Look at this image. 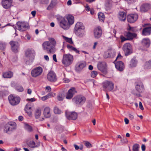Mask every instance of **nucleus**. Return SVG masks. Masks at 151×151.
Instances as JSON below:
<instances>
[{"instance_id": "nucleus-35", "label": "nucleus", "mask_w": 151, "mask_h": 151, "mask_svg": "<svg viewBox=\"0 0 151 151\" xmlns=\"http://www.w3.org/2000/svg\"><path fill=\"white\" fill-rule=\"evenodd\" d=\"M143 45L147 47H149L150 44V41L148 39H144L142 41Z\"/></svg>"}, {"instance_id": "nucleus-13", "label": "nucleus", "mask_w": 151, "mask_h": 151, "mask_svg": "<svg viewBox=\"0 0 151 151\" xmlns=\"http://www.w3.org/2000/svg\"><path fill=\"white\" fill-rule=\"evenodd\" d=\"M103 87L104 88L105 91L107 90L111 91L113 89L114 85L111 82L107 81L103 83Z\"/></svg>"}, {"instance_id": "nucleus-47", "label": "nucleus", "mask_w": 151, "mask_h": 151, "mask_svg": "<svg viewBox=\"0 0 151 151\" xmlns=\"http://www.w3.org/2000/svg\"><path fill=\"white\" fill-rule=\"evenodd\" d=\"M97 75V73L96 71H92L91 73V76L94 78L96 77Z\"/></svg>"}, {"instance_id": "nucleus-62", "label": "nucleus", "mask_w": 151, "mask_h": 151, "mask_svg": "<svg viewBox=\"0 0 151 151\" xmlns=\"http://www.w3.org/2000/svg\"><path fill=\"white\" fill-rule=\"evenodd\" d=\"M129 117L130 119L131 120H132L134 118V116L133 115L131 114H129Z\"/></svg>"}, {"instance_id": "nucleus-48", "label": "nucleus", "mask_w": 151, "mask_h": 151, "mask_svg": "<svg viewBox=\"0 0 151 151\" xmlns=\"http://www.w3.org/2000/svg\"><path fill=\"white\" fill-rule=\"evenodd\" d=\"M85 145L88 148H90L92 147V145L87 141H85Z\"/></svg>"}, {"instance_id": "nucleus-54", "label": "nucleus", "mask_w": 151, "mask_h": 151, "mask_svg": "<svg viewBox=\"0 0 151 151\" xmlns=\"http://www.w3.org/2000/svg\"><path fill=\"white\" fill-rule=\"evenodd\" d=\"M67 47L70 50H72L74 48L73 46L69 45H68Z\"/></svg>"}, {"instance_id": "nucleus-8", "label": "nucleus", "mask_w": 151, "mask_h": 151, "mask_svg": "<svg viewBox=\"0 0 151 151\" xmlns=\"http://www.w3.org/2000/svg\"><path fill=\"white\" fill-rule=\"evenodd\" d=\"M65 115L67 119L69 120H76L78 117L77 113L75 111L69 112L66 111Z\"/></svg>"}, {"instance_id": "nucleus-56", "label": "nucleus", "mask_w": 151, "mask_h": 151, "mask_svg": "<svg viewBox=\"0 0 151 151\" xmlns=\"http://www.w3.org/2000/svg\"><path fill=\"white\" fill-rule=\"evenodd\" d=\"M53 59L55 62H57V60L56 59V55L55 54H54L53 55Z\"/></svg>"}, {"instance_id": "nucleus-24", "label": "nucleus", "mask_w": 151, "mask_h": 151, "mask_svg": "<svg viewBox=\"0 0 151 151\" xmlns=\"http://www.w3.org/2000/svg\"><path fill=\"white\" fill-rule=\"evenodd\" d=\"M43 115L45 118H49L51 116L50 109L49 107H46L43 111Z\"/></svg>"}, {"instance_id": "nucleus-16", "label": "nucleus", "mask_w": 151, "mask_h": 151, "mask_svg": "<svg viewBox=\"0 0 151 151\" xmlns=\"http://www.w3.org/2000/svg\"><path fill=\"white\" fill-rule=\"evenodd\" d=\"M35 52L33 50L28 49L26 51V56L32 61L34 58Z\"/></svg>"}, {"instance_id": "nucleus-37", "label": "nucleus", "mask_w": 151, "mask_h": 151, "mask_svg": "<svg viewBox=\"0 0 151 151\" xmlns=\"http://www.w3.org/2000/svg\"><path fill=\"white\" fill-rule=\"evenodd\" d=\"M98 17L100 21L102 22H104L105 17L103 13L101 12H99L98 14Z\"/></svg>"}, {"instance_id": "nucleus-28", "label": "nucleus", "mask_w": 151, "mask_h": 151, "mask_svg": "<svg viewBox=\"0 0 151 151\" xmlns=\"http://www.w3.org/2000/svg\"><path fill=\"white\" fill-rule=\"evenodd\" d=\"M14 73L11 71L4 72L3 73L2 76L4 78H10L13 77Z\"/></svg>"}, {"instance_id": "nucleus-38", "label": "nucleus", "mask_w": 151, "mask_h": 151, "mask_svg": "<svg viewBox=\"0 0 151 151\" xmlns=\"http://www.w3.org/2000/svg\"><path fill=\"white\" fill-rule=\"evenodd\" d=\"M24 128L29 132H31L32 131L33 129L32 127L27 123H24Z\"/></svg>"}, {"instance_id": "nucleus-26", "label": "nucleus", "mask_w": 151, "mask_h": 151, "mask_svg": "<svg viewBox=\"0 0 151 151\" xmlns=\"http://www.w3.org/2000/svg\"><path fill=\"white\" fill-rule=\"evenodd\" d=\"M60 26L64 29H68L70 27V25L68 24L66 21L65 20H62L60 22Z\"/></svg>"}, {"instance_id": "nucleus-23", "label": "nucleus", "mask_w": 151, "mask_h": 151, "mask_svg": "<svg viewBox=\"0 0 151 151\" xmlns=\"http://www.w3.org/2000/svg\"><path fill=\"white\" fill-rule=\"evenodd\" d=\"M124 35L127 37L128 40H131L135 37L137 35L135 33H132L130 32H125Z\"/></svg>"}, {"instance_id": "nucleus-45", "label": "nucleus", "mask_w": 151, "mask_h": 151, "mask_svg": "<svg viewBox=\"0 0 151 151\" xmlns=\"http://www.w3.org/2000/svg\"><path fill=\"white\" fill-rule=\"evenodd\" d=\"M16 89L17 91L19 92H22L24 90L23 87L20 85L17 86L16 87Z\"/></svg>"}, {"instance_id": "nucleus-1", "label": "nucleus", "mask_w": 151, "mask_h": 151, "mask_svg": "<svg viewBox=\"0 0 151 151\" xmlns=\"http://www.w3.org/2000/svg\"><path fill=\"white\" fill-rule=\"evenodd\" d=\"M49 41L44 42L42 44L43 50H46L48 54H53L55 52V47L56 45V42L52 38H48Z\"/></svg>"}, {"instance_id": "nucleus-20", "label": "nucleus", "mask_w": 151, "mask_h": 151, "mask_svg": "<svg viewBox=\"0 0 151 151\" xmlns=\"http://www.w3.org/2000/svg\"><path fill=\"white\" fill-rule=\"evenodd\" d=\"M86 65V63L85 62H79L76 66V70L78 72H79L85 67Z\"/></svg>"}, {"instance_id": "nucleus-2", "label": "nucleus", "mask_w": 151, "mask_h": 151, "mask_svg": "<svg viewBox=\"0 0 151 151\" xmlns=\"http://www.w3.org/2000/svg\"><path fill=\"white\" fill-rule=\"evenodd\" d=\"M85 27L82 23L78 22L75 25V32L76 35L79 37H82L84 34Z\"/></svg>"}, {"instance_id": "nucleus-25", "label": "nucleus", "mask_w": 151, "mask_h": 151, "mask_svg": "<svg viewBox=\"0 0 151 151\" xmlns=\"http://www.w3.org/2000/svg\"><path fill=\"white\" fill-rule=\"evenodd\" d=\"M41 115V110L40 109H36L35 112V117L36 119H38L39 120L42 121L44 119L43 117H40Z\"/></svg>"}, {"instance_id": "nucleus-30", "label": "nucleus", "mask_w": 151, "mask_h": 151, "mask_svg": "<svg viewBox=\"0 0 151 151\" xmlns=\"http://www.w3.org/2000/svg\"><path fill=\"white\" fill-rule=\"evenodd\" d=\"M126 14L124 12H119L118 17L120 21H125L126 19Z\"/></svg>"}, {"instance_id": "nucleus-49", "label": "nucleus", "mask_w": 151, "mask_h": 151, "mask_svg": "<svg viewBox=\"0 0 151 151\" xmlns=\"http://www.w3.org/2000/svg\"><path fill=\"white\" fill-rule=\"evenodd\" d=\"M55 5L52 4L50 3L47 8V9L48 10H50L53 8Z\"/></svg>"}, {"instance_id": "nucleus-39", "label": "nucleus", "mask_w": 151, "mask_h": 151, "mask_svg": "<svg viewBox=\"0 0 151 151\" xmlns=\"http://www.w3.org/2000/svg\"><path fill=\"white\" fill-rule=\"evenodd\" d=\"M62 37L67 42L71 44H73V42L71 38H69L63 35L62 36Z\"/></svg>"}, {"instance_id": "nucleus-42", "label": "nucleus", "mask_w": 151, "mask_h": 151, "mask_svg": "<svg viewBox=\"0 0 151 151\" xmlns=\"http://www.w3.org/2000/svg\"><path fill=\"white\" fill-rule=\"evenodd\" d=\"M6 45L5 43L0 41V49L4 50L6 48Z\"/></svg>"}, {"instance_id": "nucleus-32", "label": "nucleus", "mask_w": 151, "mask_h": 151, "mask_svg": "<svg viewBox=\"0 0 151 151\" xmlns=\"http://www.w3.org/2000/svg\"><path fill=\"white\" fill-rule=\"evenodd\" d=\"M66 19L68 22V24H69L70 25L74 23V19L73 16L71 15H68Z\"/></svg>"}, {"instance_id": "nucleus-18", "label": "nucleus", "mask_w": 151, "mask_h": 151, "mask_svg": "<svg viewBox=\"0 0 151 151\" xmlns=\"http://www.w3.org/2000/svg\"><path fill=\"white\" fill-rule=\"evenodd\" d=\"M14 129V126L12 123L9 122L6 124L4 128V131L5 133H7L9 132L12 131Z\"/></svg>"}, {"instance_id": "nucleus-19", "label": "nucleus", "mask_w": 151, "mask_h": 151, "mask_svg": "<svg viewBox=\"0 0 151 151\" xmlns=\"http://www.w3.org/2000/svg\"><path fill=\"white\" fill-rule=\"evenodd\" d=\"M102 34V30L100 27H98L94 29V34L95 38H98L101 37Z\"/></svg>"}, {"instance_id": "nucleus-12", "label": "nucleus", "mask_w": 151, "mask_h": 151, "mask_svg": "<svg viewBox=\"0 0 151 151\" xmlns=\"http://www.w3.org/2000/svg\"><path fill=\"white\" fill-rule=\"evenodd\" d=\"M9 44L12 51L15 53L17 52L18 51L19 46V43L17 41H11L10 42Z\"/></svg>"}, {"instance_id": "nucleus-15", "label": "nucleus", "mask_w": 151, "mask_h": 151, "mask_svg": "<svg viewBox=\"0 0 151 151\" xmlns=\"http://www.w3.org/2000/svg\"><path fill=\"white\" fill-rule=\"evenodd\" d=\"M138 18V15L136 14H130L127 16V19L128 22L133 23L137 20Z\"/></svg>"}, {"instance_id": "nucleus-50", "label": "nucleus", "mask_w": 151, "mask_h": 151, "mask_svg": "<svg viewBox=\"0 0 151 151\" xmlns=\"http://www.w3.org/2000/svg\"><path fill=\"white\" fill-rule=\"evenodd\" d=\"M128 30L131 32H134L136 31V30L135 28L134 27H129L128 29Z\"/></svg>"}, {"instance_id": "nucleus-44", "label": "nucleus", "mask_w": 151, "mask_h": 151, "mask_svg": "<svg viewBox=\"0 0 151 151\" xmlns=\"http://www.w3.org/2000/svg\"><path fill=\"white\" fill-rule=\"evenodd\" d=\"M73 145L75 147V149L76 150H78L79 149L81 150H82L83 149V145H81L80 147H79L78 145L75 144H74Z\"/></svg>"}, {"instance_id": "nucleus-40", "label": "nucleus", "mask_w": 151, "mask_h": 151, "mask_svg": "<svg viewBox=\"0 0 151 151\" xmlns=\"http://www.w3.org/2000/svg\"><path fill=\"white\" fill-rule=\"evenodd\" d=\"M145 68L147 69H149L151 68V60L146 62Z\"/></svg>"}, {"instance_id": "nucleus-52", "label": "nucleus", "mask_w": 151, "mask_h": 151, "mask_svg": "<svg viewBox=\"0 0 151 151\" xmlns=\"http://www.w3.org/2000/svg\"><path fill=\"white\" fill-rule=\"evenodd\" d=\"M49 95H46L42 97V101H45L49 98Z\"/></svg>"}, {"instance_id": "nucleus-10", "label": "nucleus", "mask_w": 151, "mask_h": 151, "mask_svg": "<svg viewBox=\"0 0 151 151\" xmlns=\"http://www.w3.org/2000/svg\"><path fill=\"white\" fill-rule=\"evenodd\" d=\"M98 69L103 74H106L107 73L106 63L104 62H99L97 65Z\"/></svg>"}, {"instance_id": "nucleus-34", "label": "nucleus", "mask_w": 151, "mask_h": 151, "mask_svg": "<svg viewBox=\"0 0 151 151\" xmlns=\"http://www.w3.org/2000/svg\"><path fill=\"white\" fill-rule=\"evenodd\" d=\"M29 146L31 148L37 147L40 146L39 144H36L33 141H30L28 144Z\"/></svg>"}, {"instance_id": "nucleus-17", "label": "nucleus", "mask_w": 151, "mask_h": 151, "mask_svg": "<svg viewBox=\"0 0 151 151\" xmlns=\"http://www.w3.org/2000/svg\"><path fill=\"white\" fill-rule=\"evenodd\" d=\"M135 88L138 93H141L143 92L144 88L143 83L139 81L135 83Z\"/></svg>"}, {"instance_id": "nucleus-46", "label": "nucleus", "mask_w": 151, "mask_h": 151, "mask_svg": "<svg viewBox=\"0 0 151 151\" xmlns=\"http://www.w3.org/2000/svg\"><path fill=\"white\" fill-rule=\"evenodd\" d=\"M106 9L107 10H109L112 7V4L109 2H107L106 4Z\"/></svg>"}, {"instance_id": "nucleus-9", "label": "nucleus", "mask_w": 151, "mask_h": 151, "mask_svg": "<svg viewBox=\"0 0 151 151\" xmlns=\"http://www.w3.org/2000/svg\"><path fill=\"white\" fill-rule=\"evenodd\" d=\"M47 77L48 80L50 82H55L57 80L56 74L52 71H50L47 74Z\"/></svg>"}, {"instance_id": "nucleus-31", "label": "nucleus", "mask_w": 151, "mask_h": 151, "mask_svg": "<svg viewBox=\"0 0 151 151\" xmlns=\"http://www.w3.org/2000/svg\"><path fill=\"white\" fill-rule=\"evenodd\" d=\"M25 110L27 113L28 115L30 116L32 114V110L30 105L29 104H27L25 108Z\"/></svg>"}, {"instance_id": "nucleus-4", "label": "nucleus", "mask_w": 151, "mask_h": 151, "mask_svg": "<svg viewBox=\"0 0 151 151\" xmlns=\"http://www.w3.org/2000/svg\"><path fill=\"white\" fill-rule=\"evenodd\" d=\"M28 24L25 22H18L16 26V28L21 32L27 30L29 28Z\"/></svg>"}, {"instance_id": "nucleus-59", "label": "nucleus", "mask_w": 151, "mask_h": 151, "mask_svg": "<svg viewBox=\"0 0 151 151\" xmlns=\"http://www.w3.org/2000/svg\"><path fill=\"white\" fill-rule=\"evenodd\" d=\"M57 0H52L50 3L52 4L55 6L56 4Z\"/></svg>"}, {"instance_id": "nucleus-21", "label": "nucleus", "mask_w": 151, "mask_h": 151, "mask_svg": "<svg viewBox=\"0 0 151 151\" xmlns=\"http://www.w3.org/2000/svg\"><path fill=\"white\" fill-rule=\"evenodd\" d=\"M12 3V0H3L2 4L5 9H8L10 7Z\"/></svg>"}, {"instance_id": "nucleus-22", "label": "nucleus", "mask_w": 151, "mask_h": 151, "mask_svg": "<svg viewBox=\"0 0 151 151\" xmlns=\"http://www.w3.org/2000/svg\"><path fill=\"white\" fill-rule=\"evenodd\" d=\"M151 9V5L148 3H145L142 5L140 8L141 11L145 12Z\"/></svg>"}, {"instance_id": "nucleus-6", "label": "nucleus", "mask_w": 151, "mask_h": 151, "mask_svg": "<svg viewBox=\"0 0 151 151\" xmlns=\"http://www.w3.org/2000/svg\"><path fill=\"white\" fill-rule=\"evenodd\" d=\"M72 101L77 104L83 105L85 102L86 99L83 96L78 95L74 97Z\"/></svg>"}, {"instance_id": "nucleus-3", "label": "nucleus", "mask_w": 151, "mask_h": 151, "mask_svg": "<svg viewBox=\"0 0 151 151\" xmlns=\"http://www.w3.org/2000/svg\"><path fill=\"white\" fill-rule=\"evenodd\" d=\"M73 60V57L72 55L65 54L63 55L62 62L65 66H68L72 63Z\"/></svg>"}, {"instance_id": "nucleus-36", "label": "nucleus", "mask_w": 151, "mask_h": 151, "mask_svg": "<svg viewBox=\"0 0 151 151\" xmlns=\"http://www.w3.org/2000/svg\"><path fill=\"white\" fill-rule=\"evenodd\" d=\"M112 52L111 50H108L105 52L104 56V58H106L111 57Z\"/></svg>"}, {"instance_id": "nucleus-53", "label": "nucleus", "mask_w": 151, "mask_h": 151, "mask_svg": "<svg viewBox=\"0 0 151 151\" xmlns=\"http://www.w3.org/2000/svg\"><path fill=\"white\" fill-rule=\"evenodd\" d=\"M48 1V0H41V2L42 4H47Z\"/></svg>"}, {"instance_id": "nucleus-57", "label": "nucleus", "mask_w": 151, "mask_h": 151, "mask_svg": "<svg viewBox=\"0 0 151 151\" xmlns=\"http://www.w3.org/2000/svg\"><path fill=\"white\" fill-rule=\"evenodd\" d=\"M139 108L141 109L142 110H143L144 109V108L142 106V103L141 102H139Z\"/></svg>"}, {"instance_id": "nucleus-64", "label": "nucleus", "mask_w": 151, "mask_h": 151, "mask_svg": "<svg viewBox=\"0 0 151 151\" xmlns=\"http://www.w3.org/2000/svg\"><path fill=\"white\" fill-rule=\"evenodd\" d=\"M44 58L47 61H49V58L48 56L47 55H44Z\"/></svg>"}, {"instance_id": "nucleus-5", "label": "nucleus", "mask_w": 151, "mask_h": 151, "mask_svg": "<svg viewBox=\"0 0 151 151\" xmlns=\"http://www.w3.org/2000/svg\"><path fill=\"white\" fill-rule=\"evenodd\" d=\"M9 103L13 106L17 105L20 102L21 99L19 96H15L12 95H10L8 97Z\"/></svg>"}, {"instance_id": "nucleus-7", "label": "nucleus", "mask_w": 151, "mask_h": 151, "mask_svg": "<svg viewBox=\"0 0 151 151\" xmlns=\"http://www.w3.org/2000/svg\"><path fill=\"white\" fill-rule=\"evenodd\" d=\"M42 72V68L40 66H39L34 68L32 70L31 75L33 77L36 78L40 75Z\"/></svg>"}, {"instance_id": "nucleus-43", "label": "nucleus", "mask_w": 151, "mask_h": 151, "mask_svg": "<svg viewBox=\"0 0 151 151\" xmlns=\"http://www.w3.org/2000/svg\"><path fill=\"white\" fill-rule=\"evenodd\" d=\"M54 112L56 114H60L61 113V111L57 106H55L54 109Z\"/></svg>"}, {"instance_id": "nucleus-58", "label": "nucleus", "mask_w": 151, "mask_h": 151, "mask_svg": "<svg viewBox=\"0 0 151 151\" xmlns=\"http://www.w3.org/2000/svg\"><path fill=\"white\" fill-rule=\"evenodd\" d=\"M72 51H74L76 53H79V51L76 48L74 47V48H73V50Z\"/></svg>"}, {"instance_id": "nucleus-63", "label": "nucleus", "mask_w": 151, "mask_h": 151, "mask_svg": "<svg viewBox=\"0 0 151 151\" xmlns=\"http://www.w3.org/2000/svg\"><path fill=\"white\" fill-rule=\"evenodd\" d=\"M142 149V151H145V146L144 145H142L141 147Z\"/></svg>"}, {"instance_id": "nucleus-14", "label": "nucleus", "mask_w": 151, "mask_h": 151, "mask_svg": "<svg viewBox=\"0 0 151 151\" xmlns=\"http://www.w3.org/2000/svg\"><path fill=\"white\" fill-rule=\"evenodd\" d=\"M76 93L75 88L74 87L71 88L67 92L65 96L66 98L68 99H71Z\"/></svg>"}, {"instance_id": "nucleus-29", "label": "nucleus", "mask_w": 151, "mask_h": 151, "mask_svg": "<svg viewBox=\"0 0 151 151\" xmlns=\"http://www.w3.org/2000/svg\"><path fill=\"white\" fill-rule=\"evenodd\" d=\"M151 33V27L145 28L142 31V34L145 36L148 35Z\"/></svg>"}, {"instance_id": "nucleus-11", "label": "nucleus", "mask_w": 151, "mask_h": 151, "mask_svg": "<svg viewBox=\"0 0 151 151\" xmlns=\"http://www.w3.org/2000/svg\"><path fill=\"white\" fill-rule=\"evenodd\" d=\"M123 49L126 56H127L132 52L131 45L129 43L125 44L123 47Z\"/></svg>"}, {"instance_id": "nucleus-41", "label": "nucleus", "mask_w": 151, "mask_h": 151, "mask_svg": "<svg viewBox=\"0 0 151 151\" xmlns=\"http://www.w3.org/2000/svg\"><path fill=\"white\" fill-rule=\"evenodd\" d=\"M139 145L138 144H135L133 145V151H139Z\"/></svg>"}, {"instance_id": "nucleus-33", "label": "nucleus", "mask_w": 151, "mask_h": 151, "mask_svg": "<svg viewBox=\"0 0 151 151\" xmlns=\"http://www.w3.org/2000/svg\"><path fill=\"white\" fill-rule=\"evenodd\" d=\"M137 61L135 58H133L132 59L130 62L129 66L131 68L135 67L137 65Z\"/></svg>"}, {"instance_id": "nucleus-61", "label": "nucleus", "mask_w": 151, "mask_h": 151, "mask_svg": "<svg viewBox=\"0 0 151 151\" xmlns=\"http://www.w3.org/2000/svg\"><path fill=\"white\" fill-rule=\"evenodd\" d=\"M124 122L126 124H128L129 123V120L127 118H125L124 119Z\"/></svg>"}, {"instance_id": "nucleus-55", "label": "nucleus", "mask_w": 151, "mask_h": 151, "mask_svg": "<svg viewBox=\"0 0 151 151\" xmlns=\"http://www.w3.org/2000/svg\"><path fill=\"white\" fill-rule=\"evenodd\" d=\"M67 47L70 50H72L74 48L73 46L69 45H68Z\"/></svg>"}, {"instance_id": "nucleus-60", "label": "nucleus", "mask_w": 151, "mask_h": 151, "mask_svg": "<svg viewBox=\"0 0 151 151\" xmlns=\"http://www.w3.org/2000/svg\"><path fill=\"white\" fill-rule=\"evenodd\" d=\"M58 99L59 101H61L63 99V98L60 96H58Z\"/></svg>"}, {"instance_id": "nucleus-27", "label": "nucleus", "mask_w": 151, "mask_h": 151, "mask_svg": "<svg viewBox=\"0 0 151 151\" xmlns=\"http://www.w3.org/2000/svg\"><path fill=\"white\" fill-rule=\"evenodd\" d=\"M115 66L116 68L120 71L123 70L124 68V63L122 61L117 62L116 63Z\"/></svg>"}, {"instance_id": "nucleus-51", "label": "nucleus", "mask_w": 151, "mask_h": 151, "mask_svg": "<svg viewBox=\"0 0 151 151\" xmlns=\"http://www.w3.org/2000/svg\"><path fill=\"white\" fill-rule=\"evenodd\" d=\"M120 38L121 40V42H123L125 40H128L127 37L125 38L123 36H121Z\"/></svg>"}]
</instances>
